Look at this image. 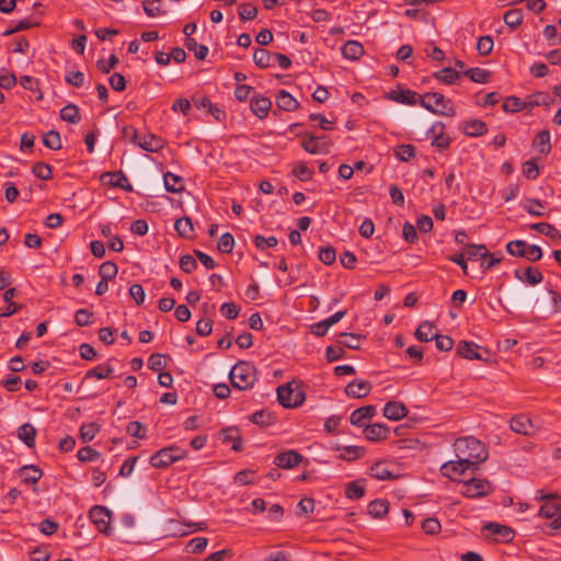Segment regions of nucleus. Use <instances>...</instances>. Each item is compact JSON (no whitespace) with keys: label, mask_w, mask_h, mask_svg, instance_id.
Masks as SVG:
<instances>
[{"label":"nucleus","mask_w":561,"mask_h":561,"mask_svg":"<svg viewBox=\"0 0 561 561\" xmlns=\"http://www.w3.org/2000/svg\"><path fill=\"white\" fill-rule=\"evenodd\" d=\"M344 58L357 60L364 55V47L357 41H347L341 48Z\"/></svg>","instance_id":"26"},{"label":"nucleus","mask_w":561,"mask_h":561,"mask_svg":"<svg viewBox=\"0 0 561 561\" xmlns=\"http://www.w3.org/2000/svg\"><path fill=\"white\" fill-rule=\"evenodd\" d=\"M514 276L528 285H537L542 282L543 275L542 273L537 268L533 266H528L526 270H515Z\"/></svg>","instance_id":"16"},{"label":"nucleus","mask_w":561,"mask_h":561,"mask_svg":"<svg viewBox=\"0 0 561 561\" xmlns=\"http://www.w3.org/2000/svg\"><path fill=\"white\" fill-rule=\"evenodd\" d=\"M376 414L375 405H365L354 410L350 416L351 424L363 426L365 421L371 420Z\"/></svg>","instance_id":"19"},{"label":"nucleus","mask_w":561,"mask_h":561,"mask_svg":"<svg viewBox=\"0 0 561 561\" xmlns=\"http://www.w3.org/2000/svg\"><path fill=\"white\" fill-rule=\"evenodd\" d=\"M465 254L468 260H473L477 256L488 259L490 252L484 244H467L465 248Z\"/></svg>","instance_id":"45"},{"label":"nucleus","mask_w":561,"mask_h":561,"mask_svg":"<svg viewBox=\"0 0 561 561\" xmlns=\"http://www.w3.org/2000/svg\"><path fill=\"white\" fill-rule=\"evenodd\" d=\"M511 428L515 433L523 435H531L535 432V426L531 420L525 414L513 417L511 420Z\"/></svg>","instance_id":"20"},{"label":"nucleus","mask_w":561,"mask_h":561,"mask_svg":"<svg viewBox=\"0 0 561 561\" xmlns=\"http://www.w3.org/2000/svg\"><path fill=\"white\" fill-rule=\"evenodd\" d=\"M117 265L111 261L104 262L99 267V274L104 280L114 278L117 274Z\"/></svg>","instance_id":"57"},{"label":"nucleus","mask_w":561,"mask_h":561,"mask_svg":"<svg viewBox=\"0 0 561 561\" xmlns=\"http://www.w3.org/2000/svg\"><path fill=\"white\" fill-rule=\"evenodd\" d=\"M502 107L507 113H516L528 110L527 99L522 101L519 98L508 96L504 100Z\"/></svg>","instance_id":"37"},{"label":"nucleus","mask_w":561,"mask_h":561,"mask_svg":"<svg viewBox=\"0 0 561 561\" xmlns=\"http://www.w3.org/2000/svg\"><path fill=\"white\" fill-rule=\"evenodd\" d=\"M302 460L304 456L300 453L291 449L279 453L274 458V463L276 465V467L282 469H291L299 466V463L302 462Z\"/></svg>","instance_id":"11"},{"label":"nucleus","mask_w":561,"mask_h":561,"mask_svg":"<svg viewBox=\"0 0 561 561\" xmlns=\"http://www.w3.org/2000/svg\"><path fill=\"white\" fill-rule=\"evenodd\" d=\"M222 443H232L231 449L240 451L242 448V438L237 427L224 428L220 433Z\"/></svg>","instance_id":"28"},{"label":"nucleus","mask_w":561,"mask_h":561,"mask_svg":"<svg viewBox=\"0 0 561 561\" xmlns=\"http://www.w3.org/2000/svg\"><path fill=\"white\" fill-rule=\"evenodd\" d=\"M506 251L512 256L525 257L530 262H537L542 257V250L535 244H528L524 240L511 241L506 244Z\"/></svg>","instance_id":"8"},{"label":"nucleus","mask_w":561,"mask_h":561,"mask_svg":"<svg viewBox=\"0 0 561 561\" xmlns=\"http://www.w3.org/2000/svg\"><path fill=\"white\" fill-rule=\"evenodd\" d=\"M345 314H346V310H341V311L333 313L329 318L314 323L311 327V332L317 336H324L327 334L328 330L333 324L337 323L342 318H344Z\"/></svg>","instance_id":"13"},{"label":"nucleus","mask_w":561,"mask_h":561,"mask_svg":"<svg viewBox=\"0 0 561 561\" xmlns=\"http://www.w3.org/2000/svg\"><path fill=\"white\" fill-rule=\"evenodd\" d=\"M60 118L70 124H77L80 122V111L75 104H67L60 110Z\"/></svg>","instance_id":"38"},{"label":"nucleus","mask_w":561,"mask_h":561,"mask_svg":"<svg viewBox=\"0 0 561 561\" xmlns=\"http://www.w3.org/2000/svg\"><path fill=\"white\" fill-rule=\"evenodd\" d=\"M389 511V502L387 500H374L368 505V514L374 518H382Z\"/></svg>","instance_id":"34"},{"label":"nucleus","mask_w":561,"mask_h":561,"mask_svg":"<svg viewBox=\"0 0 561 561\" xmlns=\"http://www.w3.org/2000/svg\"><path fill=\"white\" fill-rule=\"evenodd\" d=\"M165 145V141L153 134H146L140 137L137 146L148 152H159Z\"/></svg>","instance_id":"18"},{"label":"nucleus","mask_w":561,"mask_h":561,"mask_svg":"<svg viewBox=\"0 0 561 561\" xmlns=\"http://www.w3.org/2000/svg\"><path fill=\"white\" fill-rule=\"evenodd\" d=\"M408 415V408L400 401H388L383 408V416L390 421H400Z\"/></svg>","instance_id":"14"},{"label":"nucleus","mask_w":561,"mask_h":561,"mask_svg":"<svg viewBox=\"0 0 561 561\" xmlns=\"http://www.w3.org/2000/svg\"><path fill=\"white\" fill-rule=\"evenodd\" d=\"M387 98L391 101L408 105H415L417 102L421 103V95L409 89L391 90L387 94Z\"/></svg>","instance_id":"12"},{"label":"nucleus","mask_w":561,"mask_h":561,"mask_svg":"<svg viewBox=\"0 0 561 561\" xmlns=\"http://www.w3.org/2000/svg\"><path fill=\"white\" fill-rule=\"evenodd\" d=\"M145 13L150 18H156L165 13L162 9L161 0H146L142 2Z\"/></svg>","instance_id":"46"},{"label":"nucleus","mask_w":561,"mask_h":561,"mask_svg":"<svg viewBox=\"0 0 561 561\" xmlns=\"http://www.w3.org/2000/svg\"><path fill=\"white\" fill-rule=\"evenodd\" d=\"M19 474L24 484H34L42 478L43 472L38 467L27 465L19 469Z\"/></svg>","instance_id":"27"},{"label":"nucleus","mask_w":561,"mask_h":561,"mask_svg":"<svg viewBox=\"0 0 561 561\" xmlns=\"http://www.w3.org/2000/svg\"><path fill=\"white\" fill-rule=\"evenodd\" d=\"M229 379L234 389L249 390L257 380L255 366L245 360H239L230 370Z\"/></svg>","instance_id":"3"},{"label":"nucleus","mask_w":561,"mask_h":561,"mask_svg":"<svg viewBox=\"0 0 561 561\" xmlns=\"http://www.w3.org/2000/svg\"><path fill=\"white\" fill-rule=\"evenodd\" d=\"M462 490L461 494L469 499H479L490 495L494 486L488 479L471 478L466 481H461Z\"/></svg>","instance_id":"7"},{"label":"nucleus","mask_w":561,"mask_h":561,"mask_svg":"<svg viewBox=\"0 0 561 561\" xmlns=\"http://www.w3.org/2000/svg\"><path fill=\"white\" fill-rule=\"evenodd\" d=\"M485 529L490 530L492 535L496 536L503 542H511L514 539V530L506 526L497 523H488L484 526Z\"/></svg>","instance_id":"24"},{"label":"nucleus","mask_w":561,"mask_h":561,"mask_svg":"<svg viewBox=\"0 0 561 561\" xmlns=\"http://www.w3.org/2000/svg\"><path fill=\"white\" fill-rule=\"evenodd\" d=\"M276 105L279 110L291 112L299 107V102L287 91L280 90L276 95Z\"/></svg>","instance_id":"25"},{"label":"nucleus","mask_w":561,"mask_h":561,"mask_svg":"<svg viewBox=\"0 0 561 561\" xmlns=\"http://www.w3.org/2000/svg\"><path fill=\"white\" fill-rule=\"evenodd\" d=\"M32 173L41 180H49L53 176L51 167L45 162H36L32 167Z\"/></svg>","instance_id":"51"},{"label":"nucleus","mask_w":561,"mask_h":561,"mask_svg":"<svg viewBox=\"0 0 561 561\" xmlns=\"http://www.w3.org/2000/svg\"><path fill=\"white\" fill-rule=\"evenodd\" d=\"M369 474L380 481L394 479V476L383 462H377L371 466Z\"/></svg>","instance_id":"42"},{"label":"nucleus","mask_w":561,"mask_h":561,"mask_svg":"<svg viewBox=\"0 0 561 561\" xmlns=\"http://www.w3.org/2000/svg\"><path fill=\"white\" fill-rule=\"evenodd\" d=\"M340 337L343 340H340L339 344L351 350H359L360 342L364 339L362 335L356 333H341Z\"/></svg>","instance_id":"44"},{"label":"nucleus","mask_w":561,"mask_h":561,"mask_svg":"<svg viewBox=\"0 0 561 561\" xmlns=\"http://www.w3.org/2000/svg\"><path fill=\"white\" fill-rule=\"evenodd\" d=\"M389 428L380 423L366 425L364 430L365 437L370 442H379L387 438Z\"/></svg>","instance_id":"22"},{"label":"nucleus","mask_w":561,"mask_h":561,"mask_svg":"<svg viewBox=\"0 0 561 561\" xmlns=\"http://www.w3.org/2000/svg\"><path fill=\"white\" fill-rule=\"evenodd\" d=\"M504 22L511 28H516L523 22L524 14L520 9H511L504 14Z\"/></svg>","instance_id":"47"},{"label":"nucleus","mask_w":561,"mask_h":561,"mask_svg":"<svg viewBox=\"0 0 561 561\" xmlns=\"http://www.w3.org/2000/svg\"><path fill=\"white\" fill-rule=\"evenodd\" d=\"M398 160L408 162L415 156V147L413 145H400L394 151Z\"/></svg>","instance_id":"53"},{"label":"nucleus","mask_w":561,"mask_h":561,"mask_svg":"<svg viewBox=\"0 0 561 561\" xmlns=\"http://www.w3.org/2000/svg\"><path fill=\"white\" fill-rule=\"evenodd\" d=\"M186 457L187 450L179 447L178 445H171L154 453L150 457L149 463L153 468L164 469L171 466L173 462L185 459Z\"/></svg>","instance_id":"5"},{"label":"nucleus","mask_w":561,"mask_h":561,"mask_svg":"<svg viewBox=\"0 0 561 561\" xmlns=\"http://www.w3.org/2000/svg\"><path fill=\"white\" fill-rule=\"evenodd\" d=\"M456 458L470 467L478 469V465L489 458L486 447L482 442L473 436L459 437L454 444Z\"/></svg>","instance_id":"1"},{"label":"nucleus","mask_w":561,"mask_h":561,"mask_svg":"<svg viewBox=\"0 0 561 561\" xmlns=\"http://www.w3.org/2000/svg\"><path fill=\"white\" fill-rule=\"evenodd\" d=\"M185 47L188 50L194 51V55L198 60H204L208 55V47L197 44L194 38H185Z\"/></svg>","instance_id":"50"},{"label":"nucleus","mask_w":561,"mask_h":561,"mask_svg":"<svg viewBox=\"0 0 561 561\" xmlns=\"http://www.w3.org/2000/svg\"><path fill=\"white\" fill-rule=\"evenodd\" d=\"M336 449L340 450L339 458L346 461H354L363 457L365 453V449L359 446H344L337 447Z\"/></svg>","instance_id":"35"},{"label":"nucleus","mask_w":561,"mask_h":561,"mask_svg":"<svg viewBox=\"0 0 561 561\" xmlns=\"http://www.w3.org/2000/svg\"><path fill=\"white\" fill-rule=\"evenodd\" d=\"M234 245V239L233 236L229 232L224 233L218 242H217V249L221 253H230Z\"/></svg>","instance_id":"62"},{"label":"nucleus","mask_w":561,"mask_h":561,"mask_svg":"<svg viewBox=\"0 0 561 561\" xmlns=\"http://www.w3.org/2000/svg\"><path fill=\"white\" fill-rule=\"evenodd\" d=\"M163 182H164V187L168 192L181 193L182 191H184L183 179L179 175L171 173V172H167L163 175Z\"/></svg>","instance_id":"33"},{"label":"nucleus","mask_w":561,"mask_h":561,"mask_svg":"<svg viewBox=\"0 0 561 561\" xmlns=\"http://www.w3.org/2000/svg\"><path fill=\"white\" fill-rule=\"evenodd\" d=\"M553 103V98L548 92H536L527 96L528 110L535 106H550Z\"/></svg>","instance_id":"32"},{"label":"nucleus","mask_w":561,"mask_h":561,"mask_svg":"<svg viewBox=\"0 0 561 561\" xmlns=\"http://www.w3.org/2000/svg\"><path fill=\"white\" fill-rule=\"evenodd\" d=\"M89 516L100 533H108L111 523L110 510L101 505H95L90 510Z\"/></svg>","instance_id":"10"},{"label":"nucleus","mask_w":561,"mask_h":561,"mask_svg":"<svg viewBox=\"0 0 561 561\" xmlns=\"http://www.w3.org/2000/svg\"><path fill=\"white\" fill-rule=\"evenodd\" d=\"M278 402L284 408H297L305 401V393L300 389V385L293 380L277 388Z\"/></svg>","instance_id":"6"},{"label":"nucleus","mask_w":561,"mask_h":561,"mask_svg":"<svg viewBox=\"0 0 561 561\" xmlns=\"http://www.w3.org/2000/svg\"><path fill=\"white\" fill-rule=\"evenodd\" d=\"M272 55L267 49L256 48L253 51V61L259 68H267L271 66Z\"/></svg>","instance_id":"48"},{"label":"nucleus","mask_w":561,"mask_h":561,"mask_svg":"<svg viewBox=\"0 0 561 561\" xmlns=\"http://www.w3.org/2000/svg\"><path fill=\"white\" fill-rule=\"evenodd\" d=\"M493 38L490 35L481 36L477 43V50L481 56H488L493 49Z\"/></svg>","instance_id":"61"},{"label":"nucleus","mask_w":561,"mask_h":561,"mask_svg":"<svg viewBox=\"0 0 561 561\" xmlns=\"http://www.w3.org/2000/svg\"><path fill=\"white\" fill-rule=\"evenodd\" d=\"M530 229H533L539 233H542L547 237H550V238H556L557 236L561 238V236L559 234V231L552 225H550L548 222L533 224V225H530Z\"/></svg>","instance_id":"58"},{"label":"nucleus","mask_w":561,"mask_h":561,"mask_svg":"<svg viewBox=\"0 0 561 561\" xmlns=\"http://www.w3.org/2000/svg\"><path fill=\"white\" fill-rule=\"evenodd\" d=\"M462 73L477 83H485L490 78V72L482 68H470Z\"/></svg>","instance_id":"49"},{"label":"nucleus","mask_w":561,"mask_h":561,"mask_svg":"<svg viewBox=\"0 0 561 561\" xmlns=\"http://www.w3.org/2000/svg\"><path fill=\"white\" fill-rule=\"evenodd\" d=\"M533 145L536 148H538L541 153H545V154L549 153L551 150L549 130L543 129V130L539 131L537 134L536 138L534 139Z\"/></svg>","instance_id":"41"},{"label":"nucleus","mask_w":561,"mask_h":561,"mask_svg":"<svg viewBox=\"0 0 561 561\" xmlns=\"http://www.w3.org/2000/svg\"><path fill=\"white\" fill-rule=\"evenodd\" d=\"M102 178H108V184L113 187H119L125 191L133 190L127 176L122 171L106 172L102 175Z\"/></svg>","instance_id":"30"},{"label":"nucleus","mask_w":561,"mask_h":561,"mask_svg":"<svg viewBox=\"0 0 561 561\" xmlns=\"http://www.w3.org/2000/svg\"><path fill=\"white\" fill-rule=\"evenodd\" d=\"M77 457L81 462H92L101 457V454L91 446H84L77 453Z\"/></svg>","instance_id":"54"},{"label":"nucleus","mask_w":561,"mask_h":561,"mask_svg":"<svg viewBox=\"0 0 561 561\" xmlns=\"http://www.w3.org/2000/svg\"><path fill=\"white\" fill-rule=\"evenodd\" d=\"M345 495L350 500L362 499L365 495V488L358 481H352L346 485Z\"/></svg>","instance_id":"56"},{"label":"nucleus","mask_w":561,"mask_h":561,"mask_svg":"<svg viewBox=\"0 0 561 561\" xmlns=\"http://www.w3.org/2000/svg\"><path fill=\"white\" fill-rule=\"evenodd\" d=\"M523 208L533 216L541 217L543 216V213L540 210L543 208V204L541 201L536 198H529L526 199L525 204L523 205Z\"/></svg>","instance_id":"60"},{"label":"nucleus","mask_w":561,"mask_h":561,"mask_svg":"<svg viewBox=\"0 0 561 561\" xmlns=\"http://www.w3.org/2000/svg\"><path fill=\"white\" fill-rule=\"evenodd\" d=\"M126 432L133 437L142 439L146 437L147 430L142 423L138 421H131L127 424Z\"/></svg>","instance_id":"64"},{"label":"nucleus","mask_w":561,"mask_h":561,"mask_svg":"<svg viewBox=\"0 0 561 561\" xmlns=\"http://www.w3.org/2000/svg\"><path fill=\"white\" fill-rule=\"evenodd\" d=\"M433 76L435 79L444 82L445 84H453L460 78L461 73L456 69L446 67L439 71H436Z\"/></svg>","instance_id":"36"},{"label":"nucleus","mask_w":561,"mask_h":561,"mask_svg":"<svg viewBox=\"0 0 561 561\" xmlns=\"http://www.w3.org/2000/svg\"><path fill=\"white\" fill-rule=\"evenodd\" d=\"M250 420L252 423L261 426H267L274 422V416L264 410L254 412Z\"/></svg>","instance_id":"59"},{"label":"nucleus","mask_w":561,"mask_h":561,"mask_svg":"<svg viewBox=\"0 0 561 561\" xmlns=\"http://www.w3.org/2000/svg\"><path fill=\"white\" fill-rule=\"evenodd\" d=\"M434 325L428 321L422 322L415 331V337L420 342H430L434 340L437 333L433 332Z\"/></svg>","instance_id":"39"},{"label":"nucleus","mask_w":561,"mask_h":561,"mask_svg":"<svg viewBox=\"0 0 561 561\" xmlns=\"http://www.w3.org/2000/svg\"><path fill=\"white\" fill-rule=\"evenodd\" d=\"M471 468L468 463L462 462L460 459L445 462L440 467L442 474L453 479L457 474H463L467 469Z\"/></svg>","instance_id":"21"},{"label":"nucleus","mask_w":561,"mask_h":561,"mask_svg":"<svg viewBox=\"0 0 561 561\" xmlns=\"http://www.w3.org/2000/svg\"><path fill=\"white\" fill-rule=\"evenodd\" d=\"M35 436L36 428L30 423H24L18 428L19 439H21L30 448L34 447L35 445Z\"/></svg>","instance_id":"31"},{"label":"nucleus","mask_w":561,"mask_h":561,"mask_svg":"<svg viewBox=\"0 0 561 561\" xmlns=\"http://www.w3.org/2000/svg\"><path fill=\"white\" fill-rule=\"evenodd\" d=\"M462 130L469 137H479L488 131V127L481 119H470L463 123Z\"/></svg>","instance_id":"29"},{"label":"nucleus","mask_w":561,"mask_h":561,"mask_svg":"<svg viewBox=\"0 0 561 561\" xmlns=\"http://www.w3.org/2000/svg\"><path fill=\"white\" fill-rule=\"evenodd\" d=\"M79 432L82 442L88 443L95 437L96 433L99 432V426L95 423L83 424Z\"/></svg>","instance_id":"63"},{"label":"nucleus","mask_w":561,"mask_h":561,"mask_svg":"<svg viewBox=\"0 0 561 561\" xmlns=\"http://www.w3.org/2000/svg\"><path fill=\"white\" fill-rule=\"evenodd\" d=\"M113 371V367L108 363H104L88 370L85 374V378L104 379L110 377Z\"/></svg>","instance_id":"43"},{"label":"nucleus","mask_w":561,"mask_h":561,"mask_svg":"<svg viewBox=\"0 0 561 561\" xmlns=\"http://www.w3.org/2000/svg\"><path fill=\"white\" fill-rule=\"evenodd\" d=\"M421 105L434 114L449 117L456 114L453 102L438 92H427L422 95Z\"/></svg>","instance_id":"4"},{"label":"nucleus","mask_w":561,"mask_h":561,"mask_svg":"<svg viewBox=\"0 0 561 561\" xmlns=\"http://www.w3.org/2000/svg\"><path fill=\"white\" fill-rule=\"evenodd\" d=\"M371 390V383L366 380H353L345 387V393L351 398H365Z\"/></svg>","instance_id":"15"},{"label":"nucleus","mask_w":561,"mask_h":561,"mask_svg":"<svg viewBox=\"0 0 561 561\" xmlns=\"http://www.w3.org/2000/svg\"><path fill=\"white\" fill-rule=\"evenodd\" d=\"M43 144L45 147L51 150H59L61 148V139L58 131L49 130L43 137Z\"/></svg>","instance_id":"55"},{"label":"nucleus","mask_w":561,"mask_h":561,"mask_svg":"<svg viewBox=\"0 0 561 561\" xmlns=\"http://www.w3.org/2000/svg\"><path fill=\"white\" fill-rule=\"evenodd\" d=\"M250 107L257 118L264 119L272 108V101L266 96H254L251 99Z\"/></svg>","instance_id":"17"},{"label":"nucleus","mask_w":561,"mask_h":561,"mask_svg":"<svg viewBox=\"0 0 561 561\" xmlns=\"http://www.w3.org/2000/svg\"><path fill=\"white\" fill-rule=\"evenodd\" d=\"M479 348H480L479 345H477L472 342L461 341L457 346V354L459 356L470 359V360H472V359L483 360L484 358L479 353Z\"/></svg>","instance_id":"23"},{"label":"nucleus","mask_w":561,"mask_h":561,"mask_svg":"<svg viewBox=\"0 0 561 561\" xmlns=\"http://www.w3.org/2000/svg\"><path fill=\"white\" fill-rule=\"evenodd\" d=\"M174 228L181 237L187 239L192 238L194 228L192 219L190 217L185 216L178 219L174 224Z\"/></svg>","instance_id":"40"},{"label":"nucleus","mask_w":561,"mask_h":561,"mask_svg":"<svg viewBox=\"0 0 561 561\" xmlns=\"http://www.w3.org/2000/svg\"><path fill=\"white\" fill-rule=\"evenodd\" d=\"M535 499L537 501H545L538 515L547 519L553 518L546 525L545 531L548 535H554L561 528V504L557 502L554 494H547L542 490L537 491Z\"/></svg>","instance_id":"2"},{"label":"nucleus","mask_w":561,"mask_h":561,"mask_svg":"<svg viewBox=\"0 0 561 561\" xmlns=\"http://www.w3.org/2000/svg\"><path fill=\"white\" fill-rule=\"evenodd\" d=\"M293 174L300 181L306 182L312 179L313 171L305 162H296L293 168Z\"/></svg>","instance_id":"52"},{"label":"nucleus","mask_w":561,"mask_h":561,"mask_svg":"<svg viewBox=\"0 0 561 561\" xmlns=\"http://www.w3.org/2000/svg\"><path fill=\"white\" fill-rule=\"evenodd\" d=\"M302 148L312 154L317 153H328L331 142L328 140L327 136L317 137L311 134H307L301 142Z\"/></svg>","instance_id":"9"}]
</instances>
